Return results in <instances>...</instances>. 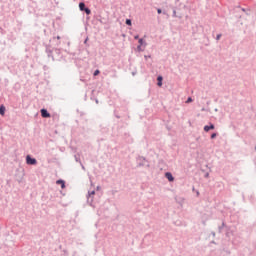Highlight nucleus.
Here are the masks:
<instances>
[{
    "label": "nucleus",
    "mask_w": 256,
    "mask_h": 256,
    "mask_svg": "<svg viewBox=\"0 0 256 256\" xmlns=\"http://www.w3.org/2000/svg\"><path fill=\"white\" fill-rule=\"evenodd\" d=\"M26 163L27 165H37V159L31 158L30 155L26 156Z\"/></svg>",
    "instance_id": "obj_1"
},
{
    "label": "nucleus",
    "mask_w": 256,
    "mask_h": 256,
    "mask_svg": "<svg viewBox=\"0 0 256 256\" xmlns=\"http://www.w3.org/2000/svg\"><path fill=\"white\" fill-rule=\"evenodd\" d=\"M41 115H42V117H44L45 119L51 117V114H49V112H47L46 109H42V110H41Z\"/></svg>",
    "instance_id": "obj_2"
},
{
    "label": "nucleus",
    "mask_w": 256,
    "mask_h": 256,
    "mask_svg": "<svg viewBox=\"0 0 256 256\" xmlns=\"http://www.w3.org/2000/svg\"><path fill=\"white\" fill-rule=\"evenodd\" d=\"M165 177H166V179H168V181H170V182L175 181V178L173 177V174H171L170 172H167V173L165 174Z\"/></svg>",
    "instance_id": "obj_3"
},
{
    "label": "nucleus",
    "mask_w": 256,
    "mask_h": 256,
    "mask_svg": "<svg viewBox=\"0 0 256 256\" xmlns=\"http://www.w3.org/2000/svg\"><path fill=\"white\" fill-rule=\"evenodd\" d=\"M211 129H215V125L211 124L210 126H204V131L209 132Z\"/></svg>",
    "instance_id": "obj_4"
},
{
    "label": "nucleus",
    "mask_w": 256,
    "mask_h": 256,
    "mask_svg": "<svg viewBox=\"0 0 256 256\" xmlns=\"http://www.w3.org/2000/svg\"><path fill=\"white\" fill-rule=\"evenodd\" d=\"M56 183H57V185H61V188H62V189H65V181H63V180H58V181H56Z\"/></svg>",
    "instance_id": "obj_5"
},
{
    "label": "nucleus",
    "mask_w": 256,
    "mask_h": 256,
    "mask_svg": "<svg viewBox=\"0 0 256 256\" xmlns=\"http://www.w3.org/2000/svg\"><path fill=\"white\" fill-rule=\"evenodd\" d=\"M157 79H158V87H161L163 85V77L159 76Z\"/></svg>",
    "instance_id": "obj_6"
},
{
    "label": "nucleus",
    "mask_w": 256,
    "mask_h": 256,
    "mask_svg": "<svg viewBox=\"0 0 256 256\" xmlns=\"http://www.w3.org/2000/svg\"><path fill=\"white\" fill-rule=\"evenodd\" d=\"M79 9H80V11L85 10V9H86V8H85V3L81 2V3L79 4Z\"/></svg>",
    "instance_id": "obj_7"
},
{
    "label": "nucleus",
    "mask_w": 256,
    "mask_h": 256,
    "mask_svg": "<svg viewBox=\"0 0 256 256\" xmlns=\"http://www.w3.org/2000/svg\"><path fill=\"white\" fill-rule=\"evenodd\" d=\"M0 115H5V106H0Z\"/></svg>",
    "instance_id": "obj_8"
},
{
    "label": "nucleus",
    "mask_w": 256,
    "mask_h": 256,
    "mask_svg": "<svg viewBox=\"0 0 256 256\" xmlns=\"http://www.w3.org/2000/svg\"><path fill=\"white\" fill-rule=\"evenodd\" d=\"M86 15H91V10L89 8L84 9Z\"/></svg>",
    "instance_id": "obj_9"
},
{
    "label": "nucleus",
    "mask_w": 256,
    "mask_h": 256,
    "mask_svg": "<svg viewBox=\"0 0 256 256\" xmlns=\"http://www.w3.org/2000/svg\"><path fill=\"white\" fill-rule=\"evenodd\" d=\"M138 43H139V45H141V46L145 44V42L143 41V39H139V40H138Z\"/></svg>",
    "instance_id": "obj_10"
},
{
    "label": "nucleus",
    "mask_w": 256,
    "mask_h": 256,
    "mask_svg": "<svg viewBox=\"0 0 256 256\" xmlns=\"http://www.w3.org/2000/svg\"><path fill=\"white\" fill-rule=\"evenodd\" d=\"M126 25L131 26V19H127V20H126Z\"/></svg>",
    "instance_id": "obj_11"
},
{
    "label": "nucleus",
    "mask_w": 256,
    "mask_h": 256,
    "mask_svg": "<svg viewBox=\"0 0 256 256\" xmlns=\"http://www.w3.org/2000/svg\"><path fill=\"white\" fill-rule=\"evenodd\" d=\"M100 71L99 70H95L94 72V77H97V75H99Z\"/></svg>",
    "instance_id": "obj_12"
},
{
    "label": "nucleus",
    "mask_w": 256,
    "mask_h": 256,
    "mask_svg": "<svg viewBox=\"0 0 256 256\" xmlns=\"http://www.w3.org/2000/svg\"><path fill=\"white\" fill-rule=\"evenodd\" d=\"M193 102V99L191 97H189L186 101V103H192Z\"/></svg>",
    "instance_id": "obj_13"
},
{
    "label": "nucleus",
    "mask_w": 256,
    "mask_h": 256,
    "mask_svg": "<svg viewBox=\"0 0 256 256\" xmlns=\"http://www.w3.org/2000/svg\"><path fill=\"white\" fill-rule=\"evenodd\" d=\"M215 137H217V134L213 133V134L211 135V139H215Z\"/></svg>",
    "instance_id": "obj_14"
},
{
    "label": "nucleus",
    "mask_w": 256,
    "mask_h": 256,
    "mask_svg": "<svg viewBox=\"0 0 256 256\" xmlns=\"http://www.w3.org/2000/svg\"><path fill=\"white\" fill-rule=\"evenodd\" d=\"M157 13H158V15H161V13H162L161 9L158 8Z\"/></svg>",
    "instance_id": "obj_15"
},
{
    "label": "nucleus",
    "mask_w": 256,
    "mask_h": 256,
    "mask_svg": "<svg viewBox=\"0 0 256 256\" xmlns=\"http://www.w3.org/2000/svg\"><path fill=\"white\" fill-rule=\"evenodd\" d=\"M216 39H217V41H219V39H221V34H218Z\"/></svg>",
    "instance_id": "obj_16"
},
{
    "label": "nucleus",
    "mask_w": 256,
    "mask_h": 256,
    "mask_svg": "<svg viewBox=\"0 0 256 256\" xmlns=\"http://www.w3.org/2000/svg\"><path fill=\"white\" fill-rule=\"evenodd\" d=\"M137 50H138V51H143V49L141 48V45H139V46L137 47Z\"/></svg>",
    "instance_id": "obj_17"
},
{
    "label": "nucleus",
    "mask_w": 256,
    "mask_h": 256,
    "mask_svg": "<svg viewBox=\"0 0 256 256\" xmlns=\"http://www.w3.org/2000/svg\"><path fill=\"white\" fill-rule=\"evenodd\" d=\"M89 195H90V196H91V195H95V191H92Z\"/></svg>",
    "instance_id": "obj_18"
},
{
    "label": "nucleus",
    "mask_w": 256,
    "mask_h": 256,
    "mask_svg": "<svg viewBox=\"0 0 256 256\" xmlns=\"http://www.w3.org/2000/svg\"><path fill=\"white\" fill-rule=\"evenodd\" d=\"M134 39H139V35H136V36L134 37Z\"/></svg>",
    "instance_id": "obj_19"
}]
</instances>
